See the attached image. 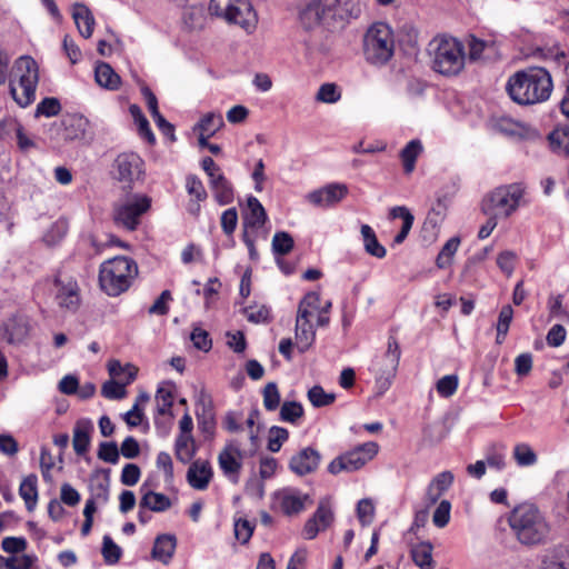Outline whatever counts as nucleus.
Masks as SVG:
<instances>
[{"label": "nucleus", "instance_id": "f257e3e1", "mask_svg": "<svg viewBox=\"0 0 569 569\" xmlns=\"http://www.w3.org/2000/svg\"><path fill=\"white\" fill-rule=\"evenodd\" d=\"M553 91L551 73L543 67L531 66L511 74L506 83L509 98L519 106L548 101Z\"/></svg>", "mask_w": 569, "mask_h": 569}, {"label": "nucleus", "instance_id": "f03ea898", "mask_svg": "<svg viewBox=\"0 0 569 569\" xmlns=\"http://www.w3.org/2000/svg\"><path fill=\"white\" fill-rule=\"evenodd\" d=\"M509 525L517 540L528 547L546 543L550 535V525L532 503L517 506L510 513Z\"/></svg>", "mask_w": 569, "mask_h": 569}, {"label": "nucleus", "instance_id": "7ed1b4c3", "mask_svg": "<svg viewBox=\"0 0 569 569\" xmlns=\"http://www.w3.org/2000/svg\"><path fill=\"white\" fill-rule=\"evenodd\" d=\"M341 4V0H309L299 12V21L305 30H315L319 27H335L347 22L353 13ZM359 12L353 14L356 17Z\"/></svg>", "mask_w": 569, "mask_h": 569}, {"label": "nucleus", "instance_id": "20e7f679", "mask_svg": "<svg viewBox=\"0 0 569 569\" xmlns=\"http://www.w3.org/2000/svg\"><path fill=\"white\" fill-rule=\"evenodd\" d=\"M432 70L445 77H456L466 66L462 42L451 37H436L429 44Z\"/></svg>", "mask_w": 569, "mask_h": 569}, {"label": "nucleus", "instance_id": "39448f33", "mask_svg": "<svg viewBox=\"0 0 569 569\" xmlns=\"http://www.w3.org/2000/svg\"><path fill=\"white\" fill-rule=\"evenodd\" d=\"M138 274L134 260L118 256L104 261L99 270V283L102 291L110 297H117L127 291Z\"/></svg>", "mask_w": 569, "mask_h": 569}, {"label": "nucleus", "instance_id": "423d86ee", "mask_svg": "<svg viewBox=\"0 0 569 569\" xmlns=\"http://www.w3.org/2000/svg\"><path fill=\"white\" fill-rule=\"evenodd\" d=\"M525 196L526 187L522 183L502 184L483 198L481 208L485 214L509 218L520 207L527 204Z\"/></svg>", "mask_w": 569, "mask_h": 569}, {"label": "nucleus", "instance_id": "0eeeda50", "mask_svg": "<svg viewBox=\"0 0 569 569\" xmlns=\"http://www.w3.org/2000/svg\"><path fill=\"white\" fill-rule=\"evenodd\" d=\"M38 82L39 67L36 60L27 56L20 57L10 80V93L18 106L26 108L34 101Z\"/></svg>", "mask_w": 569, "mask_h": 569}, {"label": "nucleus", "instance_id": "6e6552de", "mask_svg": "<svg viewBox=\"0 0 569 569\" xmlns=\"http://www.w3.org/2000/svg\"><path fill=\"white\" fill-rule=\"evenodd\" d=\"M260 447L257 432L250 435V443L243 446L240 439L228 441L218 456V463L223 475L232 482H238L242 460L253 457Z\"/></svg>", "mask_w": 569, "mask_h": 569}, {"label": "nucleus", "instance_id": "1a4fd4ad", "mask_svg": "<svg viewBox=\"0 0 569 569\" xmlns=\"http://www.w3.org/2000/svg\"><path fill=\"white\" fill-rule=\"evenodd\" d=\"M366 59L372 64H385L393 56L395 39L391 28L382 22L373 23L363 39Z\"/></svg>", "mask_w": 569, "mask_h": 569}, {"label": "nucleus", "instance_id": "9d476101", "mask_svg": "<svg viewBox=\"0 0 569 569\" xmlns=\"http://www.w3.org/2000/svg\"><path fill=\"white\" fill-rule=\"evenodd\" d=\"M151 207V199L146 194L134 193L114 203L113 221L118 227L133 231L140 219Z\"/></svg>", "mask_w": 569, "mask_h": 569}, {"label": "nucleus", "instance_id": "9b49d317", "mask_svg": "<svg viewBox=\"0 0 569 569\" xmlns=\"http://www.w3.org/2000/svg\"><path fill=\"white\" fill-rule=\"evenodd\" d=\"M379 451L377 442L369 441L357 446L355 449L338 456L328 465V471L331 475H338L342 471L353 472L361 469L372 460Z\"/></svg>", "mask_w": 569, "mask_h": 569}, {"label": "nucleus", "instance_id": "f8f14e48", "mask_svg": "<svg viewBox=\"0 0 569 569\" xmlns=\"http://www.w3.org/2000/svg\"><path fill=\"white\" fill-rule=\"evenodd\" d=\"M400 356L401 350L397 339L389 337L387 351L380 359L373 361L371 366V371L376 376L377 386L381 392L391 386L399 367Z\"/></svg>", "mask_w": 569, "mask_h": 569}, {"label": "nucleus", "instance_id": "ddd939ff", "mask_svg": "<svg viewBox=\"0 0 569 569\" xmlns=\"http://www.w3.org/2000/svg\"><path fill=\"white\" fill-rule=\"evenodd\" d=\"M143 160L134 152L120 153L113 161L112 174L124 188H131L143 176Z\"/></svg>", "mask_w": 569, "mask_h": 569}, {"label": "nucleus", "instance_id": "4468645a", "mask_svg": "<svg viewBox=\"0 0 569 569\" xmlns=\"http://www.w3.org/2000/svg\"><path fill=\"white\" fill-rule=\"evenodd\" d=\"M54 300L60 309L74 313L81 305L80 288L76 279L58 272L53 278Z\"/></svg>", "mask_w": 569, "mask_h": 569}, {"label": "nucleus", "instance_id": "2eb2a0df", "mask_svg": "<svg viewBox=\"0 0 569 569\" xmlns=\"http://www.w3.org/2000/svg\"><path fill=\"white\" fill-rule=\"evenodd\" d=\"M184 210L193 220H198L203 206L208 200V191L202 180L193 173L187 174L184 178Z\"/></svg>", "mask_w": 569, "mask_h": 569}, {"label": "nucleus", "instance_id": "dca6fc26", "mask_svg": "<svg viewBox=\"0 0 569 569\" xmlns=\"http://www.w3.org/2000/svg\"><path fill=\"white\" fill-rule=\"evenodd\" d=\"M273 501L277 508L287 517L298 516L312 503L308 493L297 488L287 487L274 492Z\"/></svg>", "mask_w": 569, "mask_h": 569}, {"label": "nucleus", "instance_id": "f3484780", "mask_svg": "<svg viewBox=\"0 0 569 569\" xmlns=\"http://www.w3.org/2000/svg\"><path fill=\"white\" fill-rule=\"evenodd\" d=\"M335 520L331 499L326 497L320 499L317 510L310 517L303 527V537L308 540L315 539L320 531L326 530Z\"/></svg>", "mask_w": 569, "mask_h": 569}, {"label": "nucleus", "instance_id": "a211bd4d", "mask_svg": "<svg viewBox=\"0 0 569 569\" xmlns=\"http://www.w3.org/2000/svg\"><path fill=\"white\" fill-rule=\"evenodd\" d=\"M348 194L345 183H329L307 194V200L317 207H331L340 202Z\"/></svg>", "mask_w": 569, "mask_h": 569}, {"label": "nucleus", "instance_id": "6ab92c4d", "mask_svg": "<svg viewBox=\"0 0 569 569\" xmlns=\"http://www.w3.org/2000/svg\"><path fill=\"white\" fill-rule=\"evenodd\" d=\"M321 461V455L312 447H306L295 453L289 460V469L302 477L315 472Z\"/></svg>", "mask_w": 569, "mask_h": 569}, {"label": "nucleus", "instance_id": "aec40b11", "mask_svg": "<svg viewBox=\"0 0 569 569\" xmlns=\"http://www.w3.org/2000/svg\"><path fill=\"white\" fill-rule=\"evenodd\" d=\"M232 17L228 19L229 24H236L251 33L258 24V14L253 9L251 0H237L233 7Z\"/></svg>", "mask_w": 569, "mask_h": 569}, {"label": "nucleus", "instance_id": "412c9836", "mask_svg": "<svg viewBox=\"0 0 569 569\" xmlns=\"http://www.w3.org/2000/svg\"><path fill=\"white\" fill-rule=\"evenodd\" d=\"M30 331L29 321L23 316L9 318L1 328V337L8 343H17L24 340Z\"/></svg>", "mask_w": 569, "mask_h": 569}, {"label": "nucleus", "instance_id": "4be33fe9", "mask_svg": "<svg viewBox=\"0 0 569 569\" xmlns=\"http://www.w3.org/2000/svg\"><path fill=\"white\" fill-rule=\"evenodd\" d=\"M212 478V469L208 461H193L186 475V479L191 488L196 490H204L208 488Z\"/></svg>", "mask_w": 569, "mask_h": 569}, {"label": "nucleus", "instance_id": "5701e85b", "mask_svg": "<svg viewBox=\"0 0 569 569\" xmlns=\"http://www.w3.org/2000/svg\"><path fill=\"white\" fill-rule=\"evenodd\" d=\"M538 569H569V549L562 545L546 549L540 556Z\"/></svg>", "mask_w": 569, "mask_h": 569}, {"label": "nucleus", "instance_id": "b1692460", "mask_svg": "<svg viewBox=\"0 0 569 569\" xmlns=\"http://www.w3.org/2000/svg\"><path fill=\"white\" fill-rule=\"evenodd\" d=\"M214 201L228 206L234 201L236 190L232 182L223 174L208 181Z\"/></svg>", "mask_w": 569, "mask_h": 569}, {"label": "nucleus", "instance_id": "393cba45", "mask_svg": "<svg viewBox=\"0 0 569 569\" xmlns=\"http://www.w3.org/2000/svg\"><path fill=\"white\" fill-rule=\"evenodd\" d=\"M295 339L300 352H306L316 340L315 323L305 319L303 315L296 317Z\"/></svg>", "mask_w": 569, "mask_h": 569}, {"label": "nucleus", "instance_id": "a878e982", "mask_svg": "<svg viewBox=\"0 0 569 569\" xmlns=\"http://www.w3.org/2000/svg\"><path fill=\"white\" fill-rule=\"evenodd\" d=\"M140 490L142 497L139 502V508L162 512L171 507L170 499L163 493L154 492L147 482L141 486Z\"/></svg>", "mask_w": 569, "mask_h": 569}, {"label": "nucleus", "instance_id": "bb28decb", "mask_svg": "<svg viewBox=\"0 0 569 569\" xmlns=\"http://www.w3.org/2000/svg\"><path fill=\"white\" fill-rule=\"evenodd\" d=\"M176 383L170 380L162 381L156 392V407L160 416L172 415V406L174 401Z\"/></svg>", "mask_w": 569, "mask_h": 569}, {"label": "nucleus", "instance_id": "cd10ccee", "mask_svg": "<svg viewBox=\"0 0 569 569\" xmlns=\"http://www.w3.org/2000/svg\"><path fill=\"white\" fill-rule=\"evenodd\" d=\"M62 124L64 139L73 141L87 137L90 122L81 114H70L63 119Z\"/></svg>", "mask_w": 569, "mask_h": 569}, {"label": "nucleus", "instance_id": "c85d7f7f", "mask_svg": "<svg viewBox=\"0 0 569 569\" xmlns=\"http://www.w3.org/2000/svg\"><path fill=\"white\" fill-rule=\"evenodd\" d=\"M192 428V418L186 413L180 421V461L190 460L196 453L194 439L190 435Z\"/></svg>", "mask_w": 569, "mask_h": 569}, {"label": "nucleus", "instance_id": "c756f323", "mask_svg": "<svg viewBox=\"0 0 569 569\" xmlns=\"http://www.w3.org/2000/svg\"><path fill=\"white\" fill-rule=\"evenodd\" d=\"M177 547V540L173 535H160L156 538L152 548V559L167 565L171 561Z\"/></svg>", "mask_w": 569, "mask_h": 569}, {"label": "nucleus", "instance_id": "7c9ffc66", "mask_svg": "<svg viewBox=\"0 0 569 569\" xmlns=\"http://www.w3.org/2000/svg\"><path fill=\"white\" fill-rule=\"evenodd\" d=\"M72 18L80 34L88 39L92 36L94 18L91 10L83 3H74L72 7Z\"/></svg>", "mask_w": 569, "mask_h": 569}, {"label": "nucleus", "instance_id": "2f4dec72", "mask_svg": "<svg viewBox=\"0 0 569 569\" xmlns=\"http://www.w3.org/2000/svg\"><path fill=\"white\" fill-rule=\"evenodd\" d=\"M453 482V475L450 471L438 473L429 483L426 491V500L433 505L450 488Z\"/></svg>", "mask_w": 569, "mask_h": 569}, {"label": "nucleus", "instance_id": "473e14b6", "mask_svg": "<svg viewBox=\"0 0 569 569\" xmlns=\"http://www.w3.org/2000/svg\"><path fill=\"white\" fill-rule=\"evenodd\" d=\"M305 316V319L317 323L319 327L320 312V295L316 291L308 292L300 301L297 310V316Z\"/></svg>", "mask_w": 569, "mask_h": 569}, {"label": "nucleus", "instance_id": "72a5a7b5", "mask_svg": "<svg viewBox=\"0 0 569 569\" xmlns=\"http://www.w3.org/2000/svg\"><path fill=\"white\" fill-rule=\"evenodd\" d=\"M97 83L108 90H118L121 84L119 74L107 62H99L94 69Z\"/></svg>", "mask_w": 569, "mask_h": 569}, {"label": "nucleus", "instance_id": "f704fd0d", "mask_svg": "<svg viewBox=\"0 0 569 569\" xmlns=\"http://www.w3.org/2000/svg\"><path fill=\"white\" fill-rule=\"evenodd\" d=\"M109 470L96 472L91 478L90 489L92 498L99 502H107L109 499L110 476Z\"/></svg>", "mask_w": 569, "mask_h": 569}, {"label": "nucleus", "instance_id": "c9c22d12", "mask_svg": "<svg viewBox=\"0 0 569 569\" xmlns=\"http://www.w3.org/2000/svg\"><path fill=\"white\" fill-rule=\"evenodd\" d=\"M361 236L363 241L365 251L378 259L386 257V248L378 241L373 229L369 224L361 226Z\"/></svg>", "mask_w": 569, "mask_h": 569}, {"label": "nucleus", "instance_id": "e433bc0d", "mask_svg": "<svg viewBox=\"0 0 569 569\" xmlns=\"http://www.w3.org/2000/svg\"><path fill=\"white\" fill-rule=\"evenodd\" d=\"M19 495L24 500L27 509L32 511L38 501V478L36 475L31 473L22 480Z\"/></svg>", "mask_w": 569, "mask_h": 569}, {"label": "nucleus", "instance_id": "4c0bfd02", "mask_svg": "<svg viewBox=\"0 0 569 569\" xmlns=\"http://www.w3.org/2000/svg\"><path fill=\"white\" fill-rule=\"evenodd\" d=\"M223 118L220 113L209 112L204 114L193 127V132H201L206 136H214L223 127Z\"/></svg>", "mask_w": 569, "mask_h": 569}, {"label": "nucleus", "instance_id": "58836bf2", "mask_svg": "<svg viewBox=\"0 0 569 569\" xmlns=\"http://www.w3.org/2000/svg\"><path fill=\"white\" fill-rule=\"evenodd\" d=\"M248 212L246 213V224L252 228H260L267 220V213L261 202L256 197H249L247 200Z\"/></svg>", "mask_w": 569, "mask_h": 569}, {"label": "nucleus", "instance_id": "ea45409f", "mask_svg": "<svg viewBox=\"0 0 569 569\" xmlns=\"http://www.w3.org/2000/svg\"><path fill=\"white\" fill-rule=\"evenodd\" d=\"M108 371L111 378L119 379L120 382H124L127 385L131 383L138 375V368L136 366L131 363L122 366L118 360L109 361Z\"/></svg>", "mask_w": 569, "mask_h": 569}, {"label": "nucleus", "instance_id": "a19ab883", "mask_svg": "<svg viewBox=\"0 0 569 569\" xmlns=\"http://www.w3.org/2000/svg\"><path fill=\"white\" fill-rule=\"evenodd\" d=\"M411 557L420 569H433L432 545L430 542H420L413 546Z\"/></svg>", "mask_w": 569, "mask_h": 569}, {"label": "nucleus", "instance_id": "79ce46f5", "mask_svg": "<svg viewBox=\"0 0 569 569\" xmlns=\"http://www.w3.org/2000/svg\"><path fill=\"white\" fill-rule=\"evenodd\" d=\"M130 114L137 124L139 136L146 139L149 143H154L156 138L151 131L148 119L143 116L141 109L137 104H131L129 108Z\"/></svg>", "mask_w": 569, "mask_h": 569}, {"label": "nucleus", "instance_id": "37998d69", "mask_svg": "<svg viewBox=\"0 0 569 569\" xmlns=\"http://www.w3.org/2000/svg\"><path fill=\"white\" fill-rule=\"evenodd\" d=\"M548 140L555 152L569 154V126L555 129L548 136Z\"/></svg>", "mask_w": 569, "mask_h": 569}, {"label": "nucleus", "instance_id": "c03bdc74", "mask_svg": "<svg viewBox=\"0 0 569 569\" xmlns=\"http://www.w3.org/2000/svg\"><path fill=\"white\" fill-rule=\"evenodd\" d=\"M422 152V144L419 140H411L400 152L405 171L410 173L413 171L416 160Z\"/></svg>", "mask_w": 569, "mask_h": 569}, {"label": "nucleus", "instance_id": "a18cd8bd", "mask_svg": "<svg viewBox=\"0 0 569 569\" xmlns=\"http://www.w3.org/2000/svg\"><path fill=\"white\" fill-rule=\"evenodd\" d=\"M513 318V309L510 305H506L500 309L498 321L496 325L497 336L496 342L501 345L507 337L510 323Z\"/></svg>", "mask_w": 569, "mask_h": 569}, {"label": "nucleus", "instance_id": "49530a36", "mask_svg": "<svg viewBox=\"0 0 569 569\" xmlns=\"http://www.w3.org/2000/svg\"><path fill=\"white\" fill-rule=\"evenodd\" d=\"M237 0H210L209 12L226 22L232 17L233 7Z\"/></svg>", "mask_w": 569, "mask_h": 569}, {"label": "nucleus", "instance_id": "de8ad7c7", "mask_svg": "<svg viewBox=\"0 0 569 569\" xmlns=\"http://www.w3.org/2000/svg\"><path fill=\"white\" fill-rule=\"evenodd\" d=\"M460 244V239L457 237L450 238L437 257V266L441 269L447 268L451 263V259L457 252Z\"/></svg>", "mask_w": 569, "mask_h": 569}, {"label": "nucleus", "instance_id": "09e8293b", "mask_svg": "<svg viewBox=\"0 0 569 569\" xmlns=\"http://www.w3.org/2000/svg\"><path fill=\"white\" fill-rule=\"evenodd\" d=\"M341 99V91L335 83H323L317 91L316 100L322 103H336Z\"/></svg>", "mask_w": 569, "mask_h": 569}, {"label": "nucleus", "instance_id": "8fccbe9b", "mask_svg": "<svg viewBox=\"0 0 569 569\" xmlns=\"http://www.w3.org/2000/svg\"><path fill=\"white\" fill-rule=\"evenodd\" d=\"M126 386H127V383L116 381V379L111 378L110 380L106 381L102 385L101 395L104 398L111 399V400L122 399L127 395Z\"/></svg>", "mask_w": 569, "mask_h": 569}, {"label": "nucleus", "instance_id": "3c124183", "mask_svg": "<svg viewBox=\"0 0 569 569\" xmlns=\"http://www.w3.org/2000/svg\"><path fill=\"white\" fill-rule=\"evenodd\" d=\"M90 443L89 429L86 426L77 425L73 431V449L77 455H83L87 452Z\"/></svg>", "mask_w": 569, "mask_h": 569}, {"label": "nucleus", "instance_id": "603ef678", "mask_svg": "<svg viewBox=\"0 0 569 569\" xmlns=\"http://www.w3.org/2000/svg\"><path fill=\"white\" fill-rule=\"evenodd\" d=\"M192 346L203 352H209L212 348V340L208 331L201 327H194L190 333Z\"/></svg>", "mask_w": 569, "mask_h": 569}, {"label": "nucleus", "instance_id": "864d4df0", "mask_svg": "<svg viewBox=\"0 0 569 569\" xmlns=\"http://www.w3.org/2000/svg\"><path fill=\"white\" fill-rule=\"evenodd\" d=\"M308 399L313 407L320 408L331 405L336 396L335 393H328L321 386H313L308 391Z\"/></svg>", "mask_w": 569, "mask_h": 569}, {"label": "nucleus", "instance_id": "5fc2aeb1", "mask_svg": "<svg viewBox=\"0 0 569 569\" xmlns=\"http://www.w3.org/2000/svg\"><path fill=\"white\" fill-rule=\"evenodd\" d=\"M303 416V407L297 401H286L280 408V418L283 421L296 423Z\"/></svg>", "mask_w": 569, "mask_h": 569}, {"label": "nucleus", "instance_id": "6e6d98bb", "mask_svg": "<svg viewBox=\"0 0 569 569\" xmlns=\"http://www.w3.org/2000/svg\"><path fill=\"white\" fill-rule=\"evenodd\" d=\"M61 111V103L57 98L53 97H47L43 100H41L37 108H36V117H54L59 114Z\"/></svg>", "mask_w": 569, "mask_h": 569}, {"label": "nucleus", "instance_id": "4d7b16f0", "mask_svg": "<svg viewBox=\"0 0 569 569\" xmlns=\"http://www.w3.org/2000/svg\"><path fill=\"white\" fill-rule=\"evenodd\" d=\"M288 438L289 432L287 429L277 426L271 427L268 437V450L271 452H278Z\"/></svg>", "mask_w": 569, "mask_h": 569}, {"label": "nucleus", "instance_id": "13d9d810", "mask_svg": "<svg viewBox=\"0 0 569 569\" xmlns=\"http://www.w3.org/2000/svg\"><path fill=\"white\" fill-rule=\"evenodd\" d=\"M293 248L292 237L284 231L276 232L272 238V250L276 254L284 256Z\"/></svg>", "mask_w": 569, "mask_h": 569}, {"label": "nucleus", "instance_id": "bf43d9fd", "mask_svg": "<svg viewBox=\"0 0 569 569\" xmlns=\"http://www.w3.org/2000/svg\"><path fill=\"white\" fill-rule=\"evenodd\" d=\"M263 406L268 411H274L280 405V392L276 382H268L263 390Z\"/></svg>", "mask_w": 569, "mask_h": 569}, {"label": "nucleus", "instance_id": "052dcab7", "mask_svg": "<svg viewBox=\"0 0 569 569\" xmlns=\"http://www.w3.org/2000/svg\"><path fill=\"white\" fill-rule=\"evenodd\" d=\"M513 457L521 467L532 466L537 462V455L526 443H519L515 447Z\"/></svg>", "mask_w": 569, "mask_h": 569}, {"label": "nucleus", "instance_id": "680f3d73", "mask_svg": "<svg viewBox=\"0 0 569 569\" xmlns=\"http://www.w3.org/2000/svg\"><path fill=\"white\" fill-rule=\"evenodd\" d=\"M122 555L121 548L113 542L111 537L104 536L102 541V556L107 563L116 565Z\"/></svg>", "mask_w": 569, "mask_h": 569}, {"label": "nucleus", "instance_id": "e2e57ef3", "mask_svg": "<svg viewBox=\"0 0 569 569\" xmlns=\"http://www.w3.org/2000/svg\"><path fill=\"white\" fill-rule=\"evenodd\" d=\"M375 505L369 498H365L357 503V516L362 526H368L375 518Z\"/></svg>", "mask_w": 569, "mask_h": 569}, {"label": "nucleus", "instance_id": "0e129e2a", "mask_svg": "<svg viewBox=\"0 0 569 569\" xmlns=\"http://www.w3.org/2000/svg\"><path fill=\"white\" fill-rule=\"evenodd\" d=\"M437 391L441 397H451L458 388V377L456 375H448L442 377L437 382Z\"/></svg>", "mask_w": 569, "mask_h": 569}, {"label": "nucleus", "instance_id": "69168bd1", "mask_svg": "<svg viewBox=\"0 0 569 569\" xmlns=\"http://www.w3.org/2000/svg\"><path fill=\"white\" fill-rule=\"evenodd\" d=\"M451 503L448 500H442L432 515V522L438 528H443L450 520Z\"/></svg>", "mask_w": 569, "mask_h": 569}, {"label": "nucleus", "instance_id": "338daca9", "mask_svg": "<svg viewBox=\"0 0 569 569\" xmlns=\"http://www.w3.org/2000/svg\"><path fill=\"white\" fill-rule=\"evenodd\" d=\"M98 458L116 465L119 461V449L116 442H101L98 450Z\"/></svg>", "mask_w": 569, "mask_h": 569}, {"label": "nucleus", "instance_id": "774afa93", "mask_svg": "<svg viewBox=\"0 0 569 569\" xmlns=\"http://www.w3.org/2000/svg\"><path fill=\"white\" fill-rule=\"evenodd\" d=\"M33 563L32 557L22 555L20 557H2L3 569H31Z\"/></svg>", "mask_w": 569, "mask_h": 569}]
</instances>
